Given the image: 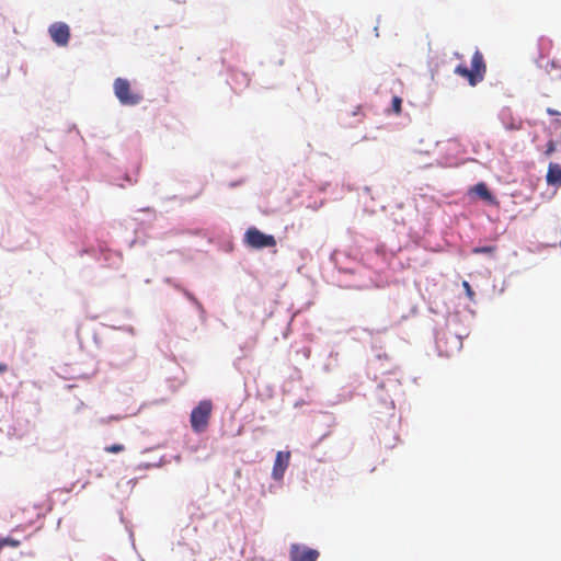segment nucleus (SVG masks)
<instances>
[{"mask_svg": "<svg viewBox=\"0 0 561 561\" xmlns=\"http://www.w3.org/2000/svg\"><path fill=\"white\" fill-rule=\"evenodd\" d=\"M556 151V144L553 140H549L547 146H546V150H545V156L546 157H549L551 156L553 152Z\"/></svg>", "mask_w": 561, "mask_h": 561, "instance_id": "nucleus-15", "label": "nucleus"}, {"mask_svg": "<svg viewBox=\"0 0 561 561\" xmlns=\"http://www.w3.org/2000/svg\"><path fill=\"white\" fill-rule=\"evenodd\" d=\"M319 556L318 550L299 543H291L289 548L290 561H317Z\"/></svg>", "mask_w": 561, "mask_h": 561, "instance_id": "nucleus-5", "label": "nucleus"}, {"mask_svg": "<svg viewBox=\"0 0 561 561\" xmlns=\"http://www.w3.org/2000/svg\"><path fill=\"white\" fill-rule=\"evenodd\" d=\"M113 89L115 96L123 105L134 106L142 101V95L133 91L130 82L125 78H116Z\"/></svg>", "mask_w": 561, "mask_h": 561, "instance_id": "nucleus-3", "label": "nucleus"}, {"mask_svg": "<svg viewBox=\"0 0 561 561\" xmlns=\"http://www.w3.org/2000/svg\"><path fill=\"white\" fill-rule=\"evenodd\" d=\"M495 251V245L476 247L472 249L473 254H493Z\"/></svg>", "mask_w": 561, "mask_h": 561, "instance_id": "nucleus-10", "label": "nucleus"}, {"mask_svg": "<svg viewBox=\"0 0 561 561\" xmlns=\"http://www.w3.org/2000/svg\"><path fill=\"white\" fill-rule=\"evenodd\" d=\"M48 33L56 45L61 47L68 45L70 39V27L65 22L53 23L48 28Z\"/></svg>", "mask_w": 561, "mask_h": 561, "instance_id": "nucleus-6", "label": "nucleus"}, {"mask_svg": "<svg viewBox=\"0 0 561 561\" xmlns=\"http://www.w3.org/2000/svg\"><path fill=\"white\" fill-rule=\"evenodd\" d=\"M1 548L3 546H11V547H18L20 545L19 540L12 539V538H5L0 540Z\"/></svg>", "mask_w": 561, "mask_h": 561, "instance_id": "nucleus-14", "label": "nucleus"}, {"mask_svg": "<svg viewBox=\"0 0 561 561\" xmlns=\"http://www.w3.org/2000/svg\"><path fill=\"white\" fill-rule=\"evenodd\" d=\"M289 451H277L272 470V477L274 480L279 481L284 478L285 471L289 466Z\"/></svg>", "mask_w": 561, "mask_h": 561, "instance_id": "nucleus-7", "label": "nucleus"}, {"mask_svg": "<svg viewBox=\"0 0 561 561\" xmlns=\"http://www.w3.org/2000/svg\"><path fill=\"white\" fill-rule=\"evenodd\" d=\"M471 193L478 195L482 201L488 202L490 204H496L495 197L491 194L488 188V185L484 182H480L470 188Z\"/></svg>", "mask_w": 561, "mask_h": 561, "instance_id": "nucleus-9", "label": "nucleus"}, {"mask_svg": "<svg viewBox=\"0 0 561 561\" xmlns=\"http://www.w3.org/2000/svg\"><path fill=\"white\" fill-rule=\"evenodd\" d=\"M213 412V403L210 400H202L195 407L190 416L192 430L195 433H204L208 425Z\"/></svg>", "mask_w": 561, "mask_h": 561, "instance_id": "nucleus-2", "label": "nucleus"}, {"mask_svg": "<svg viewBox=\"0 0 561 561\" xmlns=\"http://www.w3.org/2000/svg\"><path fill=\"white\" fill-rule=\"evenodd\" d=\"M547 183L553 186L561 185V165L558 163H549L548 172L546 175Z\"/></svg>", "mask_w": 561, "mask_h": 561, "instance_id": "nucleus-8", "label": "nucleus"}, {"mask_svg": "<svg viewBox=\"0 0 561 561\" xmlns=\"http://www.w3.org/2000/svg\"><path fill=\"white\" fill-rule=\"evenodd\" d=\"M547 113H548L549 115H551V116H559V115H560V112H559V111L553 110V108H551V107H548V108H547Z\"/></svg>", "mask_w": 561, "mask_h": 561, "instance_id": "nucleus-16", "label": "nucleus"}, {"mask_svg": "<svg viewBox=\"0 0 561 561\" xmlns=\"http://www.w3.org/2000/svg\"><path fill=\"white\" fill-rule=\"evenodd\" d=\"M8 370V365L4 363H0V374H3Z\"/></svg>", "mask_w": 561, "mask_h": 561, "instance_id": "nucleus-17", "label": "nucleus"}, {"mask_svg": "<svg viewBox=\"0 0 561 561\" xmlns=\"http://www.w3.org/2000/svg\"><path fill=\"white\" fill-rule=\"evenodd\" d=\"M462 287L465 289V293H466V296L468 297V299L470 301H474V297H476V294L474 291L472 290L470 284L467 282V280H463L462 282Z\"/></svg>", "mask_w": 561, "mask_h": 561, "instance_id": "nucleus-12", "label": "nucleus"}, {"mask_svg": "<svg viewBox=\"0 0 561 561\" xmlns=\"http://www.w3.org/2000/svg\"><path fill=\"white\" fill-rule=\"evenodd\" d=\"M455 56H456L457 58H461V56H460L458 53H455Z\"/></svg>", "mask_w": 561, "mask_h": 561, "instance_id": "nucleus-19", "label": "nucleus"}, {"mask_svg": "<svg viewBox=\"0 0 561 561\" xmlns=\"http://www.w3.org/2000/svg\"><path fill=\"white\" fill-rule=\"evenodd\" d=\"M556 123L561 126V119H557Z\"/></svg>", "mask_w": 561, "mask_h": 561, "instance_id": "nucleus-18", "label": "nucleus"}, {"mask_svg": "<svg viewBox=\"0 0 561 561\" xmlns=\"http://www.w3.org/2000/svg\"><path fill=\"white\" fill-rule=\"evenodd\" d=\"M455 73L465 78L471 87L482 82L486 73V64L482 53L477 48L472 55L471 68L460 64L455 68Z\"/></svg>", "mask_w": 561, "mask_h": 561, "instance_id": "nucleus-1", "label": "nucleus"}, {"mask_svg": "<svg viewBox=\"0 0 561 561\" xmlns=\"http://www.w3.org/2000/svg\"><path fill=\"white\" fill-rule=\"evenodd\" d=\"M392 110L396 114H400L401 113V105H402V99L400 96H393L392 98Z\"/></svg>", "mask_w": 561, "mask_h": 561, "instance_id": "nucleus-13", "label": "nucleus"}, {"mask_svg": "<svg viewBox=\"0 0 561 561\" xmlns=\"http://www.w3.org/2000/svg\"><path fill=\"white\" fill-rule=\"evenodd\" d=\"M244 242L253 249L273 248L276 240L272 234H265L255 227H251L244 234Z\"/></svg>", "mask_w": 561, "mask_h": 561, "instance_id": "nucleus-4", "label": "nucleus"}, {"mask_svg": "<svg viewBox=\"0 0 561 561\" xmlns=\"http://www.w3.org/2000/svg\"><path fill=\"white\" fill-rule=\"evenodd\" d=\"M104 450L110 454H118L125 450V446L122 444H113L110 446H105Z\"/></svg>", "mask_w": 561, "mask_h": 561, "instance_id": "nucleus-11", "label": "nucleus"}]
</instances>
